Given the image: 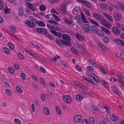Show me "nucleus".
Masks as SVG:
<instances>
[{"mask_svg": "<svg viewBox=\"0 0 124 124\" xmlns=\"http://www.w3.org/2000/svg\"><path fill=\"white\" fill-rule=\"evenodd\" d=\"M89 121L90 124H94V119L92 117L90 118Z\"/></svg>", "mask_w": 124, "mask_h": 124, "instance_id": "obj_49", "label": "nucleus"}, {"mask_svg": "<svg viewBox=\"0 0 124 124\" xmlns=\"http://www.w3.org/2000/svg\"><path fill=\"white\" fill-rule=\"evenodd\" d=\"M64 21L66 23L68 24H71L73 23V21H69L68 19H65Z\"/></svg>", "mask_w": 124, "mask_h": 124, "instance_id": "obj_47", "label": "nucleus"}, {"mask_svg": "<svg viewBox=\"0 0 124 124\" xmlns=\"http://www.w3.org/2000/svg\"><path fill=\"white\" fill-rule=\"evenodd\" d=\"M79 12L78 8L76 7H75L74 8L72 12L74 14H78Z\"/></svg>", "mask_w": 124, "mask_h": 124, "instance_id": "obj_29", "label": "nucleus"}, {"mask_svg": "<svg viewBox=\"0 0 124 124\" xmlns=\"http://www.w3.org/2000/svg\"><path fill=\"white\" fill-rule=\"evenodd\" d=\"M113 32L116 34H120L121 33L120 30L116 27H113L112 28Z\"/></svg>", "mask_w": 124, "mask_h": 124, "instance_id": "obj_14", "label": "nucleus"}, {"mask_svg": "<svg viewBox=\"0 0 124 124\" xmlns=\"http://www.w3.org/2000/svg\"><path fill=\"white\" fill-rule=\"evenodd\" d=\"M83 30L85 33H92V31L91 30L90 25L87 24H84L83 27Z\"/></svg>", "mask_w": 124, "mask_h": 124, "instance_id": "obj_2", "label": "nucleus"}, {"mask_svg": "<svg viewBox=\"0 0 124 124\" xmlns=\"http://www.w3.org/2000/svg\"><path fill=\"white\" fill-rule=\"evenodd\" d=\"M37 23L40 26L44 27L45 26V23L41 21H37Z\"/></svg>", "mask_w": 124, "mask_h": 124, "instance_id": "obj_23", "label": "nucleus"}, {"mask_svg": "<svg viewBox=\"0 0 124 124\" xmlns=\"http://www.w3.org/2000/svg\"><path fill=\"white\" fill-rule=\"evenodd\" d=\"M10 28L11 29V31L13 33H15L17 32V30L15 27L12 26H10Z\"/></svg>", "mask_w": 124, "mask_h": 124, "instance_id": "obj_27", "label": "nucleus"}, {"mask_svg": "<svg viewBox=\"0 0 124 124\" xmlns=\"http://www.w3.org/2000/svg\"><path fill=\"white\" fill-rule=\"evenodd\" d=\"M34 30L37 32L42 34H45L48 32L47 30L42 28H35L34 29Z\"/></svg>", "mask_w": 124, "mask_h": 124, "instance_id": "obj_3", "label": "nucleus"}, {"mask_svg": "<svg viewBox=\"0 0 124 124\" xmlns=\"http://www.w3.org/2000/svg\"><path fill=\"white\" fill-rule=\"evenodd\" d=\"M63 98L64 101L66 103H70L72 102L71 98L69 96H64Z\"/></svg>", "mask_w": 124, "mask_h": 124, "instance_id": "obj_9", "label": "nucleus"}, {"mask_svg": "<svg viewBox=\"0 0 124 124\" xmlns=\"http://www.w3.org/2000/svg\"><path fill=\"white\" fill-rule=\"evenodd\" d=\"M103 14L109 21H112L113 20V18L112 17L108 14L105 13H103Z\"/></svg>", "mask_w": 124, "mask_h": 124, "instance_id": "obj_21", "label": "nucleus"}, {"mask_svg": "<svg viewBox=\"0 0 124 124\" xmlns=\"http://www.w3.org/2000/svg\"><path fill=\"white\" fill-rule=\"evenodd\" d=\"M62 38L63 40H65L67 42L70 43V46H71V43L70 42L71 38L68 35L65 34H63Z\"/></svg>", "mask_w": 124, "mask_h": 124, "instance_id": "obj_5", "label": "nucleus"}, {"mask_svg": "<svg viewBox=\"0 0 124 124\" xmlns=\"http://www.w3.org/2000/svg\"><path fill=\"white\" fill-rule=\"evenodd\" d=\"M87 69L89 71H93L94 70V69L93 68L90 66H88L87 67Z\"/></svg>", "mask_w": 124, "mask_h": 124, "instance_id": "obj_50", "label": "nucleus"}, {"mask_svg": "<svg viewBox=\"0 0 124 124\" xmlns=\"http://www.w3.org/2000/svg\"><path fill=\"white\" fill-rule=\"evenodd\" d=\"M67 2H66L62 4L61 6L60 10L65 14H66L67 12Z\"/></svg>", "mask_w": 124, "mask_h": 124, "instance_id": "obj_4", "label": "nucleus"}, {"mask_svg": "<svg viewBox=\"0 0 124 124\" xmlns=\"http://www.w3.org/2000/svg\"><path fill=\"white\" fill-rule=\"evenodd\" d=\"M103 41L105 43H108L109 41L108 38L106 36H105L102 38Z\"/></svg>", "mask_w": 124, "mask_h": 124, "instance_id": "obj_26", "label": "nucleus"}, {"mask_svg": "<svg viewBox=\"0 0 124 124\" xmlns=\"http://www.w3.org/2000/svg\"><path fill=\"white\" fill-rule=\"evenodd\" d=\"M46 95L42 93L41 95V98L43 101H44L45 100Z\"/></svg>", "mask_w": 124, "mask_h": 124, "instance_id": "obj_57", "label": "nucleus"}, {"mask_svg": "<svg viewBox=\"0 0 124 124\" xmlns=\"http://www.w3.org/2000/svg\"><path fill=\"white\" fill-rule=\"evenodd\" d=\"M56 109L58 114L59 115H61V114L62 112L59 108L58 106H57L56 107Z\"/></svg>", "mask_w": 124, "mask_h": 124, "instance_id": "obj_36", "label": "nucleus"}, {"mask_svg": "<svg viewBox=\"0 0 124 124\" xmlns=\"http://www.w3.org/2000/svg\"><path fill=\"white\" fill-rule=\"evenodd\" d=\"M8 70L11 73L14 74L15 71L14 69L12 68L8 67Z\"/></svg>", "mask_w": 124, "mask_h": 124, "instance_id": "obj_42", "label": "nucleus"}, {"mask_svg": "<svg viewBox=\"0 0 124 124\" xmlns=\"http://www.w3.org/2000/svg\"><path fill=\"white\" fill-rule=\"evenodd\" d=\"M52 14L53 15V17H54L55 20L59 21V18L58 16L54 14Z\"/></svg>", "mask_w": 124, "mask_h": 124, "instance_id": "obj_62", "label": "nucleus"}, {"mask_svg": "<svg viewBox=\"0 0 124 124\" xmlns=\"http://www.w3.org/2000/svg\"><path fill=\"white\" fill-rule=\"evenodd\" d=\"M18 56L19 58L21 59H23L24 58V56L20 53L19 54H18Z\"/></svg>", "mask_w": 124, "mask_h": 124, "instance_id": "obj_59", "label": "nucleus"}, {"mask_svg": "<svg viewBox=\"0 0 124 124\" xmlns=\"http://www.w3.org/2000/svg\"><path fill=\"white\" fill-rule=\"evenodd\" d=\"M16 89L17 91L20 93H22V90L19 87L17 86H16Z\"/></svg>", "mask_w": 124, "mask_h": 124, "instance_id": "obj_44", "label": "nucleus"}, {"mask_svg": "<svg viewBox=\"0 0 124 124\" xmlns=\"http://www.w3.org/2000/svg\"><path fill=\"white\" fill-rule=\"evenodd\" d=\"M104 16H102L101 15H100V16L98 17V19H97L98 20H99L101 22L103 20L104 18Z\"/></svg>", "mask_w": 124, "mask_h": 124, "instance_id": "obj_54", "label": "nucleus"}, {"mask_svg": "<svg viewBox=\"0 0 124 124\" xmlns=\"http://www.w3.org/2000/svg\"><path fill=\"white\" fill-rule=\"evenodd\" d=\"M40 81L42 85H46V84L43 78H40Z\"/></svg>", "mask_w": 124, "mask_h": 124, "instance_id": "obj_46", "label": "nucleus"}, {"mask_svg": "<svg viewBox=\"0 0 124 124\" xmlns=\"http://www.w3.org/2000/svg\"><path fill=\"white\" fill-rule=\"evenodd\" d=\"M4 5L2 2L0 0V9L3 10L4 9Z\"/></svg>", "mask_w": 124, "mask_h": 124, "instance_id": "obj_51", "label": "nucleus"}, {"mask_svg": "<svg viewBox=\"0 0 124 124\" xmlns=\"http://www.w3.org/2000/svg\"><path fill=\"white\" fill-rule=\"evenodd\" d=\"M82 124H89L87 120L85 118L83 121Z\"/></svg>", "mask_w": 124, "mask_h": 124, "instance_id": "obj_58", "label": "nucleus"}, {"mask_svg": "<svg viewBox=\"0 0 124 124\" xmlns=\"http://www.w3.org/2000/svg\"><path fill=\"white\" fill-rule=\"evenodd\" d=\"M100 70H101L106 75H109V74L108 73L106 72V70L105 69H103L102 67H100Z\"/></svg>", "mask_w": 124, "mask_h": 124, "instance_id": "obj_45", "label": "nucleus"}, {"mask_svg": "<svg viewBox=\"0 0 124 124\" xmlns=\"http://www.w3.org/2000/svg\"><path fill=\"white\" fill-rule=\"evenodd\" d=\"M101 28L102 31L105 32L107 34H108L110 33V31H109L107 29L104 27H101Z\"/></svg>", "mask_w": 124, "mask_h": 124, "instance_id": "obj_30", "label": "nucleus"}, {"mask_svg": "<svg viewBox=\"0 0 124 124\" xmlns=\"http://www.w3.org/2000/svg\"><path fill=\"white\" fill-rule=\"evenodd\" d=\"M26 5L32 11H35L37 9L36 8L32 3L30 2H27L26 4Z\"/></svg>", "mask_w": 124, "mask_h": 124, "instance_id": "obj_6", "label": "nucleus"}, {"mask_svg": "<svg viewBox=\"0 0 124 124\" xmlns=\"http://www.w3.org/2000/svg\"><path fill=\"white\" fill-rule=\"evenodd\" d=\"M46 8L45 6L43 5H40L39 7L40 10L42 11H44L46 10Z\"/></svg>", "mask_w": 124, "mask_h": 124, "instance_id": "obj_34", "label": "nucleus"}, {"mask_svg": "<svg viewBox=\"0 0 124 124\" xmlns=\"http://www.w3.org/2000/svg\"><path fill=\"white\" fill-rule=\"evenodd\" d=\"M70 49L72 52L74 54H77L78 53V52L77 51L76 49L74 47H72L70 48Z\"/></svg>", "mask_w": 124, "mask_h": 124, "instance_id": "obj_39", "label": "nucleus"}, {"mask_svg": "<svg viewBox=\"0 0 124 124\" xmlns=\"http://www.w3.org/2000/svg\"><path fill=\"white\" fill-rule=\"evenodd\" d=\"M43 111L44 113L47 115H49L50 114L49 110L46 106L44 107Z\"/></svg>", "mask_w": 124, "mask_h": 124, "instance_id": "obj_17", "label": "nucleus"}, {"mask_svg": "<svg viewBox=\"0 0 124 124\" xmlns=\"http://www.w3.org/2000/svg\"><path fill=\"white\" fill-rule=\"evenodd\" d=\"M46 36L48 38L50 39L54 40V38L52 35H51L50 33H48V32L46 33L45 34Z\"/></svg>", "mask_w": 124, "mask_h": 124, "instance_id": "obj_28", "label": "nucleus"}, {"mask_svg": "<svg viewBox=\"0 0 124 124\" xmlns=\"http://www.w3.org/2000/svg\"><path fill=\"white\" fill-rule=\"evenodd\" d=\"M45 18L47 19H53V15L48 14L46 15L45 16Z\"/></svg>", "mask_w": 124, "mask_h": 124, "instance_id": "obj_41", "label": "nucleus"}, {"mask_svg": "<svg viewBox=\"0 0 124 124\" xmlns=\"http://www.w3.org/2000/svg\"><path fill=\"white\" fill-rule=\"evenodd\" d=\"M120 8L121 10H124V5L122 4H119Z\"/></svg>", "mask_w": 124, "mask_h": 124, "instance_id": "obj_64", "label": "nucleus"}, {"mask_svg": "<svg viewBox=\"0 0 124 124\" xmlns=\"http://www.w3.org/2000/svg\"><path fill=\"white\" fill-rule=\"evenodd\" d=\"M104 108H105L106 110V111L107 113L108 114H110V108L108 106H106L104 107Z\"/></svg>", "mask_w": 124, "mask_h": 124, "instance_id": "obj_38", "label": "nucleus"}, {"mask_svg": "<svg viewBox=\"0 0 124 124\" xmlns=\"http://www.w3.org/2000/svg\"><path fill=\"white\" fill-rule=\"evenodd\" d=\"M101 82L103 85L107 89H109V85L108 83L104 80H102Z\"/></svg>", "mask_w": 124, "mask_h": 124, "instance_id": "obj_22", "label": "nucleus"}, {"mask_svg": "<svg viewBox=\"0 0 124 124\" xmlns=\"http://www.w3.org/2000/svg\"><path fill=\"white\" fill-rule=\"evenodd\" d=\"M99 45L100 46L101 48L104 50H105L106 49V46H105L104 45H103L102 44L100 43L99 44Z\"/></svg>", "mask_w": 124, "mask_h": 124, "instance_id": "obj_60", "label": "nucleus"}, {"mask_svg": "<svg viewBox=\"0 0 124 124\" xmlns=\"http://www.w3.org/2000/svg\"><path fill=\"white\" fill-rule=\"evenodd\" d=\"M55 41L57 45L60 47H63L64 46H70V43L67 42L66 41L61 39H56Z\"/></svg>", "mask_w": 124, "mask_h": 124, "instance_id": "obj_1", "label": "nucleus"}, {"mask_svg": "<svg viewBox=\"0 0 124 124\" xmlns=\"http://www.w3.org/2000/svg\"><path fill=\"white\" fill-rule=\"evenodd\" d=\"M101 8L104 10L107 7V5L105 4H101Z\"/></svg>", "mask_w": 124, "mask_h": 124, "instance_id": "obj_48", "label": "nucleus"}, {"mask_svg": "<svg viewBox=\"0 0 124 124\" xmlns=\"http://www.w3.org/2000/svg\"><path fill=\"white\" fill-rule=\"evenodd\" d=\"M25 25L29 27L33 28L36 26L34 23L30 21H25Z\"/></svg>", "mask_w": 124, "mask_h": 124, "instance_id": "obj_7", "label": "nucleus"}, {"mask_svg": "<svg viewBox=\"0 0 124 124\" xmlns=\"http://www.w3.org/2000/svg\"><path fill=\"white\" fill-rule=\"evenodd\" d=\"M112 90L115 93L118 95H119V92L117 89L116 87L114 86H113L111 87Z\"/></svg>", "mask_w": 124, "mask_h": 124, "instance_id": "obj_19", "label": "nucleus"}, {"mask_svg": "<svg viewBox=\"0 0 124 124\" xmlns=\"http://www.w3.org/2000/svg\"><path fill=\"white\" fill-rule=\"evenodd\" d=\"M118 81V84L119 85L122 89H124V83L123 82L122 80H118L117 79Z\"/></svg>", "mask_w": 124, "mask_h": 124, "instance_id": "obj_25", "label": "nucleus"}, {"mask_svg": "<svg viewBox=\"0 0 124 124\" xmlns=\"http://www.w3.org/2000/svg\"><path fill=\"white\" fill-rule=\"evenodd\" d=\"M114 41L117 44L121 46H124V41L122 40L116 38L115 39Z\"/></svg>", "mask_w": 124, "mask_h": 124, "instance_id": "obj_10", "label": "nucleus"}, {"mask_svg": "<svg viewBox=\"0 0 124 124\" xmlns=\"http://www.w3.org/2000/svg\"><path fill=\"white\" fill-rule=\"evenodd\" d=\"M14 122L16 124H21V122L18 119L16 118L14 120Z\"/></svg>", "mask_w": 124, "mask_h": 124, "instance_id": "obj_33", "label": "nucleus"}, {"mask_svg": "<svg viewBox=\"0 0 124 124\" xmlns=\"http://www.w3.org/2000/svg\"><path fill=\"white\" fill-rule=\"evenodd\" d=\"M31 43L34 46L39 48H41L42 46L39 43H37V42L35 41H32Z\"/></svg>", "mask_w": 124, "mask_h": 124, "instance_id": "obj_15", "label": "nucleus"}, {"mask_svg": "<svg viewBox=\"0 0 124 124\" xmlns=\"http://www.w3.org/2000/svg\"><path fill=\"white\" fill-rule=\"evenodd\" d=\"M84 2L83 3L84 5L86 6L87 8H90L91 6V3H90L88 1H83Z\"/></svg>", "mask_w": 124, "mask_h": 124, "instance_id": "obj_18", "label": "nucleus"}, {"mask_svg": "<svg viewBox=\"0 0 124 124\" xmlns=\"http://www.w3.org/2000/svg\"><path fill=\"white\" fill-rule=\"evenodd\" d=\"M74 83L75 84L81 87L82 85V84L79 82L78 81H75Z\"/></svg>", "mask_w": 124, "mask_h": 124, "instance_id": "obj_52", "label": "nucleus"}, {"mask_svg": "<svg viewBox=\"0 0 124 124\" xmlns=\"http://www.w3.org/2000/svg\"><path fill=\"white\" fill-rule=\"evenodd\" d=\"M93 78L94 79L95 81L97 83H99L100 82L99 79L97 77V76H96V77H93Z\"/></svg>", "mask_w": 124, "mask_h": 124, "instance_id": "obj_56", "label": "nucleus"}, {"mask_svg": "<svg viewBox=\"0 0 124 124\" xmlns=\"http://www.w3.org/2000/svg\"><path fill=\"white\" fill-rule=\"evenodd\" d=\"M81 16L82 18V21L83 23H87L88 21L86 19L84 16V14L82 12H81Z\"/></svg>", "mask_w": 124, "mask_h": 124, "instance_id": "obj_24", "label": "nucleus"}, {"mask_svg": "<svg viewBox=\"0 0 124 124\" xmlns=\"http://www.w3.org/2000/svg\"><path fill=\"white\" fill-rule=\"evenodd\" d=\"M111 119L113 121H116L117 119V117L114 115H112L110 117Z\"/></svg>", "mask_w": 124, "mask_h": 124, "instance_id": "obj_32", "label": "nucleus"}, {"mask_svg": "<svg viewBox=\"0 0 124 124\" xmlns=\"http://www.w3.org/2000/svg\"><path fill=\"white\" fill-rule=\"evenodd\" d=\"M8 46L10 49L13 50L14 49V46L13 44L9 42L8 43Z\"/></svg>", "mask_w": 124, "mask_h": 124, "instance_id": "obj_43", "label": "nucleus"}, {"mask_svg": "<svg viewBox=\"0 0 124 124\" xmlns=\"http://www.w3.org/2000/svg\"><path fill=\"white\" fill-rule=\"evenodd\" d=\"M76 37L77 39L79 40H83L85 39L84 37L78 33L76 34Z\"/></svg>", "mask_w": 124, "mask_h": 124, "instance_id": "obj_16", "label": "nucleus"}, {"mask_svg": "<svg viewBox=\"0 0 124 124\" xmlns=\"http://www.w3.org/2000/svg\"><path fill=\"white\" fill-rule=\"evenodd\" d=\"M75 19L76 20V21L78 24L79 25H81L82 24V20L81 17L79 15L76 16L75 17Z\"/></svg>", "mask_w": 124, "mask_h": 124, "instance_id": "obj_11", "label": "nucleus"}, {"mask_svg": "<svg viewBox=\"0 0 124 124\" xmlns=\"http://www.w3.org/2000/svg\"><path fill=\"white\" fill-rule=\"evenodd\" d=\"M89 21H90V22L92 23H93L95 25H96L97 26H99V24L97 22L94 21V20H93L92 19L90 18L89 19Z\"/></svg>", "mask_w": 124, "mask_h": 124, "instance_id": "obj_37", "label": "nucleus"}, {"mask_svg": "<svg viewBox=\"0 0 124 124\" xmlns=\"http://www.w3.org/2000/svg\"><path fill=\"white\" fill-rule=\"evenodd\" d=\"M102 25L107 28H109L110 27L111 24L105 20L104 18L101 22Z\"/></svg>", "mask_w": 124, "mask_h": 124, "instance_id": "obj_8", "label": "nucleus"}, {"mask_svg": "<svg viewBox=\"0 0 124 124\" xmlns=\"http://www.w3.org/2000/svg\"><path fill=\"white\" fill-rule=\"evenodd\" d=\"M21 78L23 79H25L26 78V77L25 74L23 73L21 74Z\"/></svg>", "mask_w": 124, "mask_h": 124, "instance_id": "obj_55", "label": "nucleus"}, {"mask_svg": "<svg viewBox=\"0 0 124 124\" xmlns=\"http://www.w3.org/2000/svg\"><path fill=\"white\" fill-rule=\"evenodd\" d=\"M6 93L8 94L9 96H11L12 95V93L11 91L9 89H7L5 90Z\"/></svg>", "mask_w": 124, "mask_h": 124, "instance_id": "obj_40", "label": "nucleus"}, {"mask_svg": "<svg viewBox=\"0 0 124 124\" xmlns=\"http://www.w3.org/2000/svg\"><path fill=\"white\" fill-rule=\"evenodd\" d=\"M114 17L116 21H118L120 20L121 16L119 14H115L114 15Z\"/></svg>", "mask_w": 124, "mask_h": 124, "instance_id": "obj_20", "label": "nucleus"}, {"mask_svg": "<svg viewBox=\"0 0 124 124\" xmlns=\"http://www.w3.org/2000/svg\"><path fill=\"white\" fill-rule=\"evenodd\" d=\"M91 29L92 31V32L95 34H97L99 32V30L97 27L93 25L92 26Z\"/></svg>", "mask_w": 124, "mask_h": 124, "instance_id": "obj_13", "label": "nucleus"}, {"mask_svg": "<svg viewBox=\"0 0 124 124\" xmlns=\"http://www.w3.org/2000/svg\"><path fill=\"white\" fill-rule=\"evenodd\" d=\"M117 77L119 79L118 80H122L121 79L123 78V76L120 74L117 75Z\"/></svg>", "mask_w": 124, "mask_h": 124, "instance_id": "obj_53", "label": "nucleus"}, {"mask_svg": "<svg viewBox=\"0 0 124 124\" xmlns=\"http://www.w3.org/2000/svg\"><path fill=\"white\" fill-rule=\"evenodd\" d=\"M83 96L81 95H78L77 96L76 98L78 101H81L82 100Z\"/></svg>", "mask_w": 124, "mask_h": 124, "instance_id": "obj_35", "label": "nucleus"}, {"mask_svg": "<svg viewBox=\"0 0 124 124\" xmlns=\"http://www.w3.org/2000/svg\"><path fill=\"white\" fill-rule=\"evenodd\" d=\"M39 69L43 73H46V70L42 67H40Z\"/></svg>", "mask_w": 124, "mask_h": 124, "instance_id": "obj_63", "label": "nucleus"}, {"mask_svg": "<svg viewBox=\"0 0 124 124\" xmlns=\"http://www.w3.org/2000/svg\"><path fill=\"white\" fill-rule=\"evenodd\" d=\"M75 121L77 123H80L81 121L82 117L79 115H77L75 116Z\"/></svg>", "mask_w": 124, "mask_h": 124, "instance_id": "obj_12", "label": "nucleus"}, {"mask_svg": "<svg viewBox=\"0 0 124 124\" xmlns=\"http://www.w3.org/2000/svg\"><path fill=\"white\" fill-rule=\"evenodd\" d=\"M2 49L3 51L6 54H9L10 53V51L9 50L5 47H3Z\"/></svg>", "mask_w": 124, "mask_h": 124, "instance_id": "obj_31", "label": "nucleus"}, {"mask_svg": "<svg viewBox=\"0 0 124 124\" xmlns=\"http://www.w3.org/2000/svg\"><path fill=\"white\" fill-rule=\"evenodd\" d=\"M76 69L79 71H80L82 70V69L81 67L78 65H77L76 66Z\"/></svg>", "mask_w": 124, "mask_h": 124, "instance_id": "obj_61", "label": "nucleus"}]
</instances>
